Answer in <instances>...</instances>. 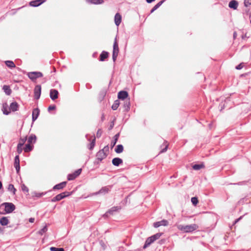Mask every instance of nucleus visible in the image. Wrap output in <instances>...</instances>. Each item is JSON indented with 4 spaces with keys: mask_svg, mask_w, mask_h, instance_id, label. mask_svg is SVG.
Wrapping results in <instances>:
<instances>
[{
    "mask_svg": "<svg viewBox=\"0 0 251 251\" xmlns=\"http://www.w3.org/2000/svg\"><path fill=\"white\" fill-rule=\"evenodd\" d=\"M177 228L183 232L190 233L197 230L199 228V226L195 224L189 225H179L177 226Z\"/></svg>",
    "mask_w": 251,
    "mask_h": 251,
    "instance_id": "nucleus-1",
    "label": "nucleus"
},
{
    "mask_svg": "<svg viewBox=\"0 0 251 251\" xmlns=\"http://www.w3.org/2000/svg\"><path fill=\"white\" fill-rule=\"evenodd\" d=\"M2 206L4 207L5 212L7 214L12 212L16 208L15 205L11 202H4L1 204L0 208Z\"/></svg>",
    "mask_w": 251,
    "mask_h": 251,
    "instance_id": "nucleus-2",
    "label": "nucleus"
},
{
    "mask_svg": "<svg viewBox=\"0 0 251 251\" xmlns=\"http://www.w3.org/2000/svg\"><path fill=\"white\" fill-rule=\"evenodd\" d=\"M72 192H70L68 191L62 192L59 194L57 195L55 197H53L51 200V201L52 202H54L57 201H59L62 200L63 199L70 196L72 194Z\"/></svg>",
    "mask_w": 251,
    "mask_h": 251,
    "instance_id": "nucleus-3",
    "label": "nucleus"
},
{
    "mask_svg": "<svg viewBox=\"0 0 251 251\" xmlns=\"http://www.w3.org/2000/svg\"><path fill=\"white\" fill-rule=\"evenodd\" d=\"M28 77L32 81L36 80L37 78L43 76V74L40 72H31L27 74Z\"/></svg>",
    "mask_w": 251,
    "mask_h": 251,
    "instance_id": "nucleus-4",
    "label": "nucleus"
},
{
    "mask_svg": "<svg viewBox=\"0 0 251 251\" xmlns=\"http://www.w3.org/2000/svg\"><path fill=\"white\" fill-rule=\"evenodd\" d=\"M112 187V185H108L102 187L99 191L94 193L92 195H97L99 194H106L108 193Z\"/></svg>",
    "mask_w": 251,
    "mask_h": 251,
    "instance_id": "nucleus-5",
    "label": "nucleus"
},
{
    "mask_svg": "<svg viewBox=\"0 0 251 251\" xmlns=\"http://www.w3.org/2000/svg\"><path fill=\"white\" fill-rule=\"evenodd\" d=\"M82 169H79L76 170L74 173L70 174L67 176L68 180H73L76 178L81 173Z\"/></svg>",
    "mask_w": 251,
    "mask_h": 251,
    "instance_id": "nucleus-6",
    "label": "nucleus"
},
{
    "mask_svg": "<svg viewBox=\"0 0 251 251\" xmlns=\"http://www.w3.org/2000/svg\"><path fill=\"white\" fill-rule=\"evenodd\" d=\"M41 86L40 85H37L34 89V98L38 100L41 96Z\"/></svg>",
    "mask_w": 251,
    "mask_h": 251,
    "instance_id": "nucleus-7",
    "label": "nucleus"
},
{
    "mask_svg": "<svg viewBox=\"0 0 251 251\" xmlns=\"http://www.w3.org/2000/svg\"><path fill=\"white\" fill-rule=\"evenodd\" d=\"M169 224V222L167 220L163 219L160 221L156 222L153 223V226L157 228L160 226H167Z\"/></svg>",
    "mask_w": 251,
    "mask_h": 251,
    "instance_id": "nucleus-8",
    "label": "nucleus"
},
{
    "mask_svg": "<svg viewBox=\"0 0 251 251\" xmlns=\"http://www.w3.org/2000/svg\"><path fill=\"white\" fill-rule=\"evenodd\" d=\"M14 166L16 169L17 173L19 174L20 169V158L19 155H17L15 157Z\"/></svg>",
    "mask_w": 251,
    "mask_h": 251,
    "instance_id": "nucleus-9",
    "label": "nucleus"
},
{
    "mask_svg": "<svg viewBox=\"0 0 251 251\" xmlns=\"http://www.w3.org/2000/svg\"><path fill=\"white\" fill-rule=\"evenodd\" d=\"M107 156V154H106L100 150L96 153L97 159L99 161H101L103 159L105 158Z\"/></svg>",
    "mask_w": 251,
    "mask_h": 251,
    "instance_id": "nucleus-10",
    "label": "nucleus"
},
{
    "mask_svg": "<svg viewBox=\"0 0 251 251\" xmlns=\"http://www.w3.org/2000/svg\"><path fill=\"white\" fill-rule=\"evenodd\" d=\"M128 96V93L126 91H121L118 93V98L119 99L121 100H126L127 97Z\"/></svg>",
    "mask_w": 251,
    "mask_h": 251,
    "instance_id": "nucleus-11",
    "label": "nucleus"
},
{
    "mask_svg": "<svg viewBox=\"0 0 251 251\" xmlns=\"http://www.w3.org/2000/svg\"><path fill=\"white\" fill-rule=\"evenodd\" d=\"M50 99L53 100H55L57 99L58 97V91L56 89H53L50 90Z\"/></svg>",
    "mask_w": 251,
    "mask_h": 251,
    "instance_id": "nucleus-12",
    "label": "nucleus"
},
{
    "mask_svg": "<svg viewBox=\"0 0 251 251\" xmlns=\"http://www.w3.org/2000/svg\"><path fill=\"white\" fill-rule=\"evenodd\" d=\"M46 0H34L29 2V5L32 7H37L41 5Z\"/></svg>",
    "mask_w": 251,
    "mask_h": 251,
    "instance_id": "nucleus-13",
    "label": "nucleus"
},
{
    "mask_svg": "<svg viewBox=\"0 0 251 251\" xmlns=\"http://www.w3.org/2000/svg\"><path fill=\"white\" fill-rule=\"evenodd\" d=\"M40 114V109L38 108L33 109L32 114V122H34L38 118Z\"/></svg>",
    "mask_w": 251,
    "mask_h": 251,
    "instance_id": "nucleus-14",
    "label": "nucleus"
},
{
    "mask_svg": "<svg viewBox=\"0 0 251 251\" xmlns=\"http://www.w3.org/2000/svg\"><path fill=\"white\" fill-rule=\"evenodd\" d=\"M19 109V104L16 101L12 102L9 107V111H12L13 112H15L18 110Z\"/></svg>",
    "mask_w": 251,
    "mask_h": 251,
    "instance_id": "nucleus-15",
    "label": "nucleus"
},
{
    "mask_svg": "<svg viewBox=\"0 0 251 251\" xmlns=\"http://www.w3.org/2000/svg\"><path fill=\"white\" fill-rule=\"evenodd\" d=\"M112 164L115 166H119L123 163V160L119 157L114 158L112 160Z\"/></svg>",
    "mask_w": 251,
    "mask_h": 251,
    "instance_id": "nucleus-16",
    "label": "nucleus"
},
{
    "mask_svg": "<svg viewBox=\"0 0 251 251\" xmlns=\"http://www.w3.org/2000/svg\"><path fill=\"white\" fill-rule=\"evenodd\" d=\"M66 184H67L66 181L62 182L59 184H57L54 185L53 187V190L62 189L66 186Z\"/></svg>",
    "mask_w": 251,
    "mask_h": 251,
    "instance_id": "nucleus-17",
    "label": "nucleus"
},
{
    "mask_svg": "<svg viewBox=\"0 0 251 251\" xmlns=\"http://www.w3.org/2000/svg\"><path fill=\"white\" fill-rule=\"evenodd\" d=\"M238 6V2L237 1L235 0H231L228 6L229 8H232L234 10H235L237 8Z\"/></svg>",
    "mask_w": 251,
    "mask_h": 251,
    "instance_id": "nucleus-18",
    "label": "nucleus"
},
{
    "mask_svg": "<svg viewBox=\"0 0 251 251\" xmlns=\"http://www.w3.org/2000/svg\"><path fill=\"white\" fill-rule=\"evenodd\" d=\"M114 20L115 25L117 26H119L122 21V16L119 13H117L116 14L114 17Z\"/></svg>",
    "mask_w": 251,
    "mask_h": 251,
    "instance_id": "nucleus-19",
    "label": "nucleus"
},
{
    "mask_svg": "<svg viewBox=\"0 0 251 251\" xmlns=\"http://www.w3.org/2000/svg\"><path fill=\"white\" fill-rule=\"evenodd\" d=\"M123 107L124 108V110L126 112H127L130 109V102L129 99H126L124 100Z\"/></svg>",
    "mask_w": 251,
    "mask_h": 251,
    "instance_id": "nucleus-20",
    "label": "nucleus"
},
{
    "mask_svg": "<svg viewBox=\"0 0 251 251\" xmlns=\"http://www.w3.org/2000/svg\"><path fill=\"white\" fill-rule=\"evenodd\" d=\"M109 53L106 51H102L100 56V61H104L108 57Z\"/></svg>",
    "mask_w": 251,
    "mask_h": 251,
    "instance_id": "nucleus-21",
    "label": "nucleus"
},
{
    "mask_svg": "<svg viewBox=\"0 0 251 251\" xmlns=\"http://www.w3.org/2000/svg\"><path fill=\"white\" fill-rule=\"evenodd\" d=\"M119 49L118 47V44L117 40V37L115 38L114 42L113 44V52L119 53Z\"/></svg>",
    "mask_w": 251,
    "mask_h": 251,
    "instance_id": "nucleus-22",
    "label": "nucleus"
},
{
    "mask_svg": "<svg viewBox=\"0 0 251 251\" xmlns=\"http://www.w3.org/2000/svg\"><path fill=\"white\" fill-rule=\"evenodd\" d=\"M153 242H154L152 240L151 237H148L145 241V244L143 246V249H145L146 248H147L148 246H149L151 244H152Z\"/></svg>",
    "mask_w": 251,
    "mask_h": 251,
    "instance_id": "nucleus-23",
    "label": "nucleus"
},
{
    "mask_svg": "<svg viewBox=\"0 0 251 251\" xmlns=\"http://www.w3.org/2000/svg\"><path fill=\"white\" fill-rule=\"evenodd\" d=\"M121 209L120 206H113L108 210V213H110V214L113 215L115 212L118 211Z\"/></svg>",
    "mask_w": 251,
    "mask_h": 251,
    "instance_id": "nucleus-24",
    "label": "nucleus"
},
{
    "mask_svg": "<svg viewBox=\"0 0 251 251\" xmlns=\"http://www.w3.org/2000/svg\"><path fill=\"white\" fill-rule=\"evenodd\" d=\"M119 136H120V133H118L117 134H116L114 136V140L112 141L111 142V148L112 149L114 146L115 145H116L118 140V138L119 137Z\"/></svg>",
    "mask_w": 251,
    "mask_h": 251,
    "instance_id": "nucleus-25",
    "label": "nucleus"
},
{
    "mask_svg": "<svg viewBox=\"0 0 251 251\" xmlns=\"http://www.w3.org/2000/svg\"><path fill=\"white\" fill-rule=\"evenodd\" d=\"M33 146L31 145L30 144L27 143L25 145V147L24 148V151L25 152H28L31 151L33 150Z\"/></svg>",
    "mask_w": 251,
    "mask_h": 251,
    "instance_id": "nucleus-26",
    "label": "nucleus"
},
{
    "mask_svg": "<svg viewBox=\"0 0 251 251\" xmlns=\"http://www.w3.org/2000/svg\"><path fill=\"white\" fill-rule=\"evenodd\" d=\"M9 223V220L6 217H2L0 219V224L1 226H6Z\"/></svg>",
    "mask_w": 251,
    "mask_h": 251,
    "instance_id": "nucleus-27",
    "label": "nucleus"
},
{
    "mask_svg": "<svg viewBox=\"0 0 251 251\" xmlns=\"http://www.w3.org/2000/svg\"><path fill=\"white\" fill-rule=\"evenodd\" d=\"M8 105L6 103H4L2 104V111L4 115H7L10 114V111L7 110Z\"/></svg>",
    "mask_w": 251,
    "mask_h": 251,
    "instance_id": "nucleus-28",
    "label": "nucleus"
},
{
    "mask_svg": "<svg viewBox=\"0 0 251 251\" xmlns=\"http://www.w3.org/2000/svg\"><path fill=\"white\" fill-rule=\"evenodd\" d=\"M87 2L94 4H100L103 3V0H86Z\"/></svg>",
    "mask_w": 251,
    "mask_h": 251,
    "instance_id": "nucleus-29",
    "label": "nucleus"
},
{
    "mask_svg": "<svg viewBox=\"0 0 251 251\" xmlns=\"http://www.w3.org/2000/svg\"><path fill=\"white\" fill-rule=\"evenodd\" d=\"M3 90L5 93L7 95H10L11 94L12 91L11 89L10 88V87L8 85H4L3 86Z\"/></svg>",
    "mask_w": 251,
    "mask_h": 251,
    "instance_id": "nucleus-30",
    "label": "nucleus"
},
{
    "mask_svg": "<svg viewBox=\"0 0 251 251\" xmlns=\"http://www.w3.org/2000/svg\"><path fill=\"white\" fill-rule=\"evenodd\" d=\"M36 140V137L34 134H31L27 139V142L29 144H32V143H35Z\"/></svg>",
    "mask_w": 251,
    "mask_h": 251,
    "instance_id": "nucleus-31",
    "label": "nucleus"
},
{
    "mask_svg": "<svg viewBox=\"0 0 251 251\" xmlns=\"http://www.w3.org/2000/svg\"><path fill=\"white\" fill-rule=\"evenodd\" d=\"M5 65L9 68L12 69L16 67V65L12 61L7 60L5 61Z\"/></svg>",
    "mask_w": 251,
    "mask_h": 251,
    "instance_id": "nucleus-32",
    "label": "nucleus"
},
{
    "mask_svg": "<svg viewBox=\"0 0 251 251\" xmlns=\"http://www.w3.org/2000/svg\"><path fill=\"white\" fill-rule=\"evenodd\" d=\"M205 167L203 163H201L200 164H195L192 166V168L195 170H199L201 169H203Z\"/></svg>",
    "mask_w": 251,
    "mask_h": 251,
    "instance_id": "nucleus-33",
    "label": "nucleus"
},
{
    "mask_svg": "<svg viewBox=\"0 0 251 251\" xmlns=\"http://www.w3.org/2000/svg\"><path fill=\"white\" fill-rule=\"evenodd\" d=\"M124 147L122 145H118L117 146L116 148L115 149V151L117 153H120L123 151Z\"/></svg>",
    "mask_w": 251,
    "mask_h": 251,
    "instance_id": "nucleus-34",
    "label": "nucleus"
},
{
    "mask_svg": "<svg viewBox=\"0 0 251 251\" xmlns=\"http://www.w3.org/2000/svg\"><path fill=\"white\" fill-rule=\"evenodd\" d=\"M162 234H163V233L159 232V233H157L151 236V237L152 238L153 242H154L156 240L158 239Z\"/></svg>",
    "mask_w": 251,
    "mask_h": 251,
    "instance_id": "nucleus-35",
    "label": "nucleus"
},
{
    "mask_svg": "<svg viewBox=\"0 0 251 251\" xmlns=\"http://www.w3.org/2000/svg\"><path fill=\"white\" fill-rule=\"evenodd\" d=\"M119 105H120V101H119V100H116L114 101V102L113 104V105H112L111 108H112V109L113 110H116L118 108Z\"/></svg>",
    "mask_w": 251,
    "mask_h": 251,
    "instance_id": "nucleus-36",
    "label": "nucleus"
},
{
    "mask_svg": "<svg viewBox=\"0 0 251 251\" xmlns=\"http://www.w3.org/2000/svg\"><path fill=\"white\" fill-rule=\"evenodd\" d=\"M95 143H96V138L95 136L93 137V139H92L91 142L89 144V146L88 147V149L90 150H93L95 146Z\"/></svg>",
    "mask_w": 251,
    "mask_h": 251,
    "instance_id": "nucleus-37",
    "label": "nucleus"
},
{
    "mask_svg": "<svg viewBox=\"0 0 251 251\" xmlns=\"http://www.w3.org/2000/svg\"><path fill=\"white\" fill-rule=\"evenodd\" d=\"M26 140V137H25L24 138H20L18 145H19L20 146H23V145H24Z\"/></svg>",
    "mask_w": 251,
    "mask_h": 251,
    "instance_id": "nucleus-38",
    "label": "nucleus"
},
{
    "mask_svg": "<svg viewBox=\"0 0 251 251\" xmlns=\"http://www.w3.org/2000/svg\"><path fill=\"white\" fill-rule=\"evenodd\" d=\"M8 190L9 191L12 192L13 195L15 194L16 189L15 188V187L13 184H10L8 185Z\"/></svg>",
    "mask_w": 251,
    "mask_h": 251,
    "instance_id": "nucleus-39",
    "label": "nucleus"
},
{
    "mask_svg": "<svg viewBox=\"0 0 251 251\" xmlns=\"http://www.w3.org/2000/svg\"><path fill=\"white\" fill-rule=\"evenodd\" d=\"M46 193H47V192L38 193V192H35L33 193V197L40 198L43 196L45 195L46 194Z\"/></svg>",
    "mask_w": 251,
    "mask_h": 251,
    "instance_id": "nucleus-40",
    "label": "nucleus"
},
{
    "mask_svg": "<svg viewBox=\"0 0 251 251\" xmlns=\"http://www.w3.org/2000/svg\"><path fill=\"white\" fill-rule=\"evenodd\" d=\"M50 251H65L64 249L63 248H56L54 247H51L50 248Z\"/></svg>",
    "mask_w": 251,
    "mask_h": 251,
    "instance_id": "nucleus-41",
    "label": "nucleus"
},
{
    "mask_svg": "<svg viewBox=\"0 0 251 251\" xmlns=\"http://www.w3.org/2000/svg\"><path fill=\"white\" fill-rule=\"evenodd\" d=\"M48 230V228L47 226H45L43 228L40 229L38 233L40 235H43L44 233H45Z\"/></svg>",
    "mask_w": 251,
    "mask_h": 251,
    "instance_id": "nucleus-42",
    "label": "nucleus"
},
{
    "mask_svg": "<svg viewBox=\"0 0 251 251\" xmlns=\"http://www.w3.org/2000/svg\"><path fill=\"white\" fill-rule=\"evenodd\" d=\"M191 201L193 204L194 205H196L198 203V200L197 197H192Z\"/></svg>",
    "mask_w": 251,
    "mask_h": 251,
    "instance_id": "nucleus-43",
    "label": "nucleus"
},
{
    "mask_svg": "<svg viewBox=\"0 0 251 251\" xmlns=\"http://www.w3.org/2000/svg\"><path fill=\"white\" fill-rule=\"evenodd\" d=\"M164 1H165V0H162L160 1H159V2H158L156 5H155L153 6L154 9H155L156 10L157 8H158L163 4V3Z\"/></svg>",
    "mask_w": 251,
    "mask_h": 251,
    "instance_id": "nucleus-44",
    "label": "nucleus"
},
{
    "mask_svg": "<svg viewBox=\"0 0 251 251\" xmlns=\"http://www.w3.org/2000/svg\"><path fill=\"white\" fill-rule=\"evenodd\" d=\"M109 147L108 145L105 146L102 149L100 150L101 151H103L104 153L108 154L109 152Z\"/></svg>",
    "mask_w": 251,
    "mask_h": 251,
    "instance_id": "nucleus-45",
    "label": "nucleus"
},
{
    "mask_svg": "<svg viewBox=\"0 0 251 251\" xmlns=\"http://www.w3.org/2000/svg\"><path fill=\"white\" fill-rule=\"evenodd\" d=\"M22 147L23 146H20L18 145H17V151L18 153V155L21 154L23 150H24V149L22 148Z\"/></svg>",
    "mask_w": 251,
    "mask_h": 251,
    "instance_id": "nucleus-46",
    "label": "nucleus"
},
{
    "mask_svg": "<svg viewBox=\"0 0 251 251\" xmlns=\"http://www.w3.org/2000/svg\"><path fill=\"white\" fill-rule=\"evenodd\" d=\"M244 3L246 7H248L251 5V0H244Z\"/></svg>",
    "mask_w": 251,
    "mask_h": 251,
    "instance_id": "nucleus-47",
    "label": "nucleus"
},
{
    "mask_svg": "<svg viewBox=\"0 0 251 251\" xmlns=\"http://www.w3.org/2000/svg\"><path fill=\"white\" fill-rule=\"evenodd\" d=\"M21 188L23 191L26 192H28V188L24 184L22 185Z\"/></svg>",
    "mask_w": 251,
    "mask_h": 251,
    "instance_id": "nucleus-48",
    "label": "nucleus"
},
{
    "mask_svg": "<svg viewBox=\"0 0 251 251\" xmlns=\"http://www.w3.org/2000/svg\"><path fill=\"white\" fill-rule=\"evenodd\" d=\"M118 55V53L112 52V59H113L114 62H115L116 61Z\"/></svg>",
    "mask_w": 251,
    "mask_h": 251,
    "instance_id": "nucleus-49",
    "label": "nucleus"
},
{
    "mask_svg": "<svg viewBox=\"0 0 251 251\" xmlns=\"http://www.w3.org/2000/svg\"><path fill=\"white\" fill-rule=\"evenodd\" d=\"M56 108V106L55 105H51L49 106L48 107V111H50L52 110H54Z\"/></svg>",
    "mask_w": 251,
    "mask_h": 251,
    "instance_id": "nucleus-50",
    "label": "nucleus"
},
{
    "mask_svg": "<svg viewBox=\"0 0 251 251\" xmlns=\"http://www.w3.org/2000/svg\"><path fill=\"white\" fill-rule=\"evenodd\" d=\"M101 133H102V131H101V129H98V130L97 131V137L98 138L100 137L101 135Z\"/></svg>",
    "mask_w": 251,
    "mask_h": 251,
    "instance_id": "nucleus-51",
    "label": "nucleus"
},
{
    "mask_svg": "<svg viewBox=\"0 0 251 251\" xmlns=\"http://www.w3.org/2000/svg\"><path fill=\"white\" fill-rule=\"evenodd\" d=\"M243 67V63H240V64H239L238 65H237V66H236L235 68H236V69H237V70H240V69H241Z\"/></svg>",
    "mask_w": 251,
    "mask_h": 251,
    "instance_id": "nucleus-52",
    "label": "nucleus"
},
{
    "mask_svg": "<svg viewBox=\"0 0 251 251\" xmlns=\"http://www.w3.org/2000/svg\"><path fill=\"white\" fill-rule=\"evenodd\" d=\"M243 216H241L239 218L236 219L234 221V224H236L237 223H238L242 218Z\"/></svg>",
    "mask_w": 251,
    "mask_h": 251,
    "instance_id": "nucleus-53",
    "label": "nucleus"
},
{
    "mask_svg": "<svg viewBox=\"0 0 251 251\" xmlns=\"http://www.w3.org/2000/svg\"><path fill=\"white\" fill-rule=\"evenodd\" d=\"M168 148V146H166L165 148L162 150V151H160L161 152H164L167 151Z\"/></svg>",
    "mask_w": 251,
    "mask_h": 251,
    "instance_id": "nucleus-54",
    "label": "nucleus"
},
{
    "mask_svg": "<svg viewBox=\"0 0 251 251\" xmlns=\"http://www.w3.org/2000/svg\"><path fill=\"white\" fill-rule=\"evenodd\" d=\"M110 213H108V211L104 214L103 216L104 217H108L109 215H110Z\"/></svg>",
    "mask_w": 251,
    "mask_h": 251,
    "instance_id": "nucleus-55",
    "label": "nucleus"
},
{
    "mask_svg": "<svg viewBox=\"0 0 251 251\" xmlns=\"http://www.w3.org/2000/svg\"><path fill=\"white\" fill-rule=\"evenodd\" d=\"M155 0H146V1L147 3H151Z\"/></svg>",
    "mask_w": 251,
    "mask_h": 251,
    "instance_id": "nucleus-56",
    "label": "nucleus"
},
{
    "mask_svg": "<svg viewBox=\"0 0 251 251\" xmlns=\"http://www.w3.org/2000/svg\"><path fill=\"white\" fill-rule=\"evenodd\" d=\"M34 219L32 218H30L29 220V221L30 223H33L34 222Z\"/></svg>",
    "mask_w": 251,
    "mask_h": 251,
    "instance_id": "nucleus-57",
    "label": "nucleus"
},
{
    "mask_svg": "<svg viewBox=\"0 0 251 251\" xmlns=\"http://www.w3.org/2000/svg\"><path fill=\"white\" fill-rule=\"evenodd\" d=\"M237 33L236 32H234L233 33V38L235 39L236 37Z\"/></svg>",
    "mask_w": 251,
    "mask_h": 251,
    "instance_id": "nucleus-58",
    "label": "nucleus"
},
{
    "mask_svg": "<svg viewBox=\"0 0 251 251\" xmlns=\"http://www.w3.org/2000/svg\"><path fill=\"white\" fill-rule=\"evenodd\" d=\"M155 10H156L155 9H154V7H153V8L151 9V13H153Z\"/></svg>",
    "mask_w": 251,
    "mask_h": 251,
    "instance_id": "nucleus-59",
    "label": "nucleus"
},
{
    "mask_svg": "<svg viewBox=\"0 0 251 251\" xmlns=\"http://www.w3.org/2000/svg\"><path fill=\"white\" fill-rule=\"evenodd\" d=\"M2 187V184L1 182L0 181V189H1Z\"/></svg>",
    "mask_w": 251,
    "mask_h": 251,
    "instance_id": "nucleus-60",
    "label": "nucleus"
},
{
    "mask_svg": "<svg viewBox=\"0 0 251 251\" xmlns=\"http://www.w3.org/2000/svg\"><path fill=\"white\" fill-rule=\"evenodd\" d=\"M101 96H102V97H104V94L103 93H102L101 94Z\"/></svg>",
    "mask_w": 251,
    "mask_h": 251,
    "instance_id": "nucleus-61",
    "label": "nucleus"
},
{
    "mask_svg": "<svg viewBox=\"0 0 251 251\" xmlns=\"http://www.w3.org/2000/svg\"><path fill=\"white\" fill-rule=\"evenodd\" d=\"M113 127V126H110V128H112Z\"/></svg>",
    "mask_w": 251,
    "mask_h": 251,
    "instance_id": "nucleus-62",
    "label": "nucleus"
},
{
    "mask_svg": "<svg viewBox=\"0 0 251 251\" xmlns=\"http://www.w3.org/2000/svg\"><path fill=\"white\" fill-rule=\"evenodd\" d=\"M223 106H224V105H223ZM223 108H224V107H221L222 109Z\"/></svg>",
    "mask_w": 251,
    "mask_h": 251,
    "instance_id": "nucleus-63",
    "label": "nucleus"
},
{
    "mask_svg": "<svg viewBox=\"0 0 251 251\" xmlns=\"http://www.w3.org/2000/svg\"><path fill=\"white\" fill-rule=\"evenodd\" d=\"M250 23H251V20L250 21Z\"/></svg>",
    "mask_w": 251,
    "mask_h": 251,
    "instance_id": "nucleus-64",
    "label": "nucleus"
}]
</instances>
